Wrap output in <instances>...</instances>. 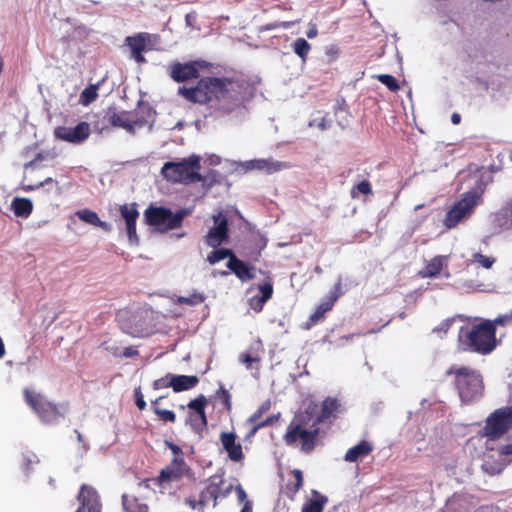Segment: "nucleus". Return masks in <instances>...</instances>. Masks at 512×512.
Returning a JSON list of instances; mask_svg holds the SVG:
<instances>
[{
	"label": "nucleus",
	"instance_id": "f257e3e1",
	"mask_svg": "<svg viewBox=\"0 0 512 512\" xmlns=\"http://www.w3.org/2000/svg\"><path fill=\"white\" fill-rule=\"evenodd\" d=\"M178 95L186 101L205 105L211 115L222 117L241 109L253 95L249 80L241 76H204L195 86H181Z\"/></svg>",
	"mask_w": 512,
	"mask_h": 512
},
{
	"label": "nucleus",
	"instance_id": "f03ea898",
	"mask_svg": "<svg viewBox=\"0 0 512 512\" xmlns=\"http://www.w3.org/2000/svg\"><path fill=\"white\" fill-rule=\"evenodd\" d=\"M314 408L308 406L304 411L296 413L283 435L284 443L297 448L304 454L312 453L320 437V427L313 420Z\"/></svg>",
	"mask_w": 512,
	"mask_h": 512
},
{
	"label": "nucleus",
	"instance_id": "7ed1b4c3",
	"mask_svg": "<svg viewBox=\"0 0 512 512\" xmlns=\"http://www.w3.org/2000/svg\"><path fill=\"white\" fill-rule=\"evenodd\" d=\"M459 342L465 351L480 355L490 354L498 343L494 323L486 319L466 329L461 328Z\"/></svg>",
	"mask_w": 512,
	"mask_h": 512
},
{
	"label": "nucleus",
	"instance_id": "20e7f679",
	"mask_svg": "<svg viewBox=\"0 0 512 512\" xmlns=\"http://www.w3.org/2000/svg\"><path fill=\"white\" fill-rule=\"evenodd\" d=\"M445 374L453 377V384L462 403L470 404L482 397L484 382L478 370L454 364Z\"/></svg>",
	"mask_w": 512,
	"mask_h": 512
},
{
	"label": "nucleus",
	"instance_id": "39448f33",
	"mask_svg": "<svg viewBox=\"0 0 512 512\" xmlns=\"http://www.w3.org/2000/svg\"><path fill=\"white\" fill-rule=\"evenodd\" d=\"M26 404L37 414L45 424H56L64 419L70 410L69 402L56 404L46 399L42 394L35 393L29 388L23 390Z\"/></svg>",
	"mask_w": 512,
	"mask_h": 512
},
{
	"label": "nucleus",
	"instance_id": "423d86ee",
	"mask_svg": "<svg viewBox=\"0 0 512 512\" xmlns=\"http://www.w3.org/2000/svg\"><path fill=\"white\" fill-rule=\"evenodd\" d=\"M200 160L199 156L191 155L178 162H166L161 169V174L171 183L202 182L204 177L198 172L201 168Z\"/></svg>",
	"mask_w": 512,
	"mask_h": 512
},
{
	"label": "nucleus",
	"instance_id": "0eeeda50",
	"mask_svg": "<svg viewBox=\"0 0 512 512\" xmlns=\"http://www.w3.org/2000/svg\"><path fill=\"white\" fill-rule=\"evenodd\" d=\"M188 214L189 211L184 208L172 212L169 208L151 204L144 211V222L160 232H167L180 228Z\"/></svg>",
	"mask_w": 512,
	"mask_h": 512
},
{
	"label": "nucleus",
	"instance_id": "6e6552de",
	"mask_svg": "<svg viewBox=\"0 0 512 512\" xmlns=\"http://www.w3.org/2000/svg\"><path fill=\"white\" fill-rule=\"evenodd\" d=\"M223 475L214 474L210 476L205 483V487L200 491L198 500L189 497L185 503L192 509L199 507L201 510L209 503L213 502V507L217 505L219 498H226L232 491L233 485H225Z\"/></svg>",
	"mask_w": 512,
	"mask_h": 512
},
{
	"label": "nucleus",
	"instance_id": "1a4fd4ad",
	"mask_svg": "<svg viewBox=\"0 0 512 512\" xmlns=\"http://www.w3.org/2000/svg\"><path fill=\"white\" fill-rule=\"evenodd\" d=\"M481 200V193L471 190L463 194L446 213L443 224L447 229L455 228L461 221L469 218Z\"/></svg>",
	"mask_w": 512,
	"mask_h": 512
},
{
	"label": "nucleus",
	"instance_id": "9d476101",
	"mask_svg": "<svg viewBox=\"0 0 512 512\" xmlns=\"http://www.w3.org/2000/svg\"><path fill=\"white\" fill-rule=\"evenodd\" d=\"M512 426V406H505L493 411L486 419L483 435L490 440H497L506 434Z\"/></svg>",
	"mask_w": 512,
	"mask_h": 512
},
{
	"label": "nucleus",
	"instance_id": "9b49d317",
	"mask_svg": "<svg viewBox=\"0 0 512 512\" xmlns=\"http://www.w3.org/2000/svg\"><path fill=\"white\" fill-rule=\"evenodd\" d=\"M183 478L194 479V473L185 462L184 457L177 456L154 478V483L162 486L164 483L177 482Z\"/></svg>",
	"mask_w": 512,
	"mask_h": 512
},
{
	"label": "nucleus",
	"instance_id": "f8f14e48",
	"mask_svg": "<svg viewBox=\"0 0 512 512\" xmlns=\"http://www.w3.org/2000/svg\"><path fill=\"white\" fill-rule=\"evenodd\" d=\"M104 120L112 127L123 128L129 132H133L136 127H141L146 123V120L139 118L137 113L128 111L118 112L114 107L107 109Z\"/></svg>",
	"mask_w": 512,
	"mask_h": 512
},
{
	"label": "nucleus",
	"instance_id": "ddd939ff",
	"mask_svg": "<svg viewBox=\"0 0 512 512\" xmlns=\"http://www.w3.org/2000/svg\"><path fill=\"white\" fill-rule=\"evenodd\" d=\"M213 222L214 226L208 230L204 240L209 247L217 248L229 238L228 220L222 212H219L213 215Z\"/></svg>",
	"mask_w": 512,
	"mask_h": 512
},
{
	"label": "nucleus",
	"instance_id": "4468645a",
	"mask_svg": "<svg viewBox=\"0 0 512 512\" xmlns=\"http://www.w3.org/2000/svg\"><path fill=\"white\" fill-rule=\"evenodd\" d=\"M90 134V125L85 121L79 122L75 127L58 126L54 130L57 139L72 144L83 143Z\"/></svg>",
	"mask_w": 512,
	"mask_h": 512
},
{
	"label": "nucleus",
	"instance_id": "2eb2a0df",
	"mask_svg": "<svg viewBox=\"0 0 512 512\" xmlns=\"http://www.w3.org/2000/svg\"><path fill=\"white\" fill-rule=\"evenodd\" d=\"M79 507L75 512H101L102 504L97 490L87 484H83L77 495Z\"/></svg>",
	"mask_w": 512,
	"mask_h": 512
},
{
	"label": "nucleus",
	"instance_id": "dca6fc26",
	"mask_svg": "<svg viewBox=\"0 0 512 512\" xmlns=\"http://www.w3.org/2000/svg\"><path fill=\"white\" fill-rule=\"evenodd\" d=\"M170 77L177 83L198 79L200 76L199 65L196 61L180 63L175 62L169 67Z\"/></svg>",
	"mask_w": 512,
	"mask_h": 512
},
{
	"label": "nucleus",
	"instance_id": "f3484780",
	"mask_svg": "<svg viewBox=\"0 0 512 512\" xmlns=\"http://www.w3.org/2000/svg\"><path fill=\"white\" fill-rule=\"evenodd\" d=\"M119 212L126 225V232L130 243L138 244L139 237L136 231V222L139 218V211L136 203L123 204L119 207Z\"/></svg>",
	"mask_w": 512,
	"mask_h": 512
},
{
	"label": "nucleus",
	"instance_id": "a211bd4d",
	"mask_svg": "<svg viewBox=\"0 0 512 512\" xmlns=\"http://www.w3.org/2000/svg\"><path fill=\"white\" fill-rule=\"evenodd\" d=\"M340 286V282H338L329 296L316 307L315 311L309 317L308 328L324 319L325 314L333 308L340 296Z\"/></svg>",
	"mask_w": 512,
	"mask_h": 512
},
{
	"label": "nucleus",
	"instance_id": "6ab92c4d",
	"mask_svg": "<svg viewBox=\"0 0 512 512\" xmlns=\"http://www.w3.org/2000/svg\"><path fill=\"white\" fill-rule=\"evenodd\" d=\"M223 449L233 462H240L244 459V453L240 442H237V436L233 432H222L219 436Z\"/></svg>",
	"mask_w": 512,
	"mask_h": 512
},
{
	"label": "nucleus",
	"instance_id": "aec40b11",
	"mask_svg": "<svg viewBox=\"0 0 512 512\" xmlns=\"http://www.w3.org/2000/svg\"><path fill=\"white\" fill-rule=\"evenodd\" d=\"M226 266L242 282L255 278V267L238 259L236 255L231 257V261H228Z\"/></svg>",
	"mask_w": 512,
	"mask_h": 512
},
{
	"label": "nucleus",
	"instance_id": "412c9836",
	"mask_svg": "<svg viewBox=\"0 0 512 512\" xmlns=\"http://www.w3.org/2000/svg\"><path fill=\"white\" fill-rule=\"evenodd\" d=\"M312 408H314L313 413V420L317 422L318 425L320 423L324 422L325 420L329 419L334 415L335 412L338 411L340 404L336 398L333 397H327L323 400L321 405L320 413L315 416L316 411V405H310Z\"/></svg>",
	"mask_w": 512,
	"mask_h": 512
},
{
	"label": "nucleus",
	"instance_id": "4be33fe9",
	"mask_svg": "<svg viewBox=\"0 0 512 512\" xmlns=\"http://www.w3.org/2000/svg\"><path fill=\"white\" fill-rule=\"evenodd\" d=\"M290 475L293 480H288L283 489V493L285 496L294 501L300 489H302L304 484L303 472L300 469H293L290 471Z\"/></svg>",
	"mask_w": 512,
	"mask_h": 512
},
{
	"label": "nucleus",
	"instance_id": "5701e85b",
	"mask_svg": "<svg viewBox=\"0 0 512 512\" xmlns=\"http://www.w3.org/2000/svg\"><path fill=\"white\" fill-rule=\"evenodd\" d=\"M125 512H149V506L134 494L124 493L121 497Z\"/></svg>",
	"mask_w": 512,
	"mask_h": 512
},
{
	"label": "nucleus",
	"instance_id": "b1692460",
	"mask_svg": "<svg viewBox=\"0 0 512 512\" xmlns=\"http://www.w3.org/2000/svg\"><path fill=\"white\" fill-rule=\"evenodd\" d=\"M372 450V445L368 441L362 440L347 450L344 459L347 462H356L359 458L368 456Z\"/></svg>",
	"mask_w": 512,
	"mask_h": 512
},
{
	"label": "nucleus",
	"instance_id": "393cba45",
	"mask_svg": "<svg viewBox=\"0 0 512 512\" xmlns=\"http://www.w3.org/2000/svg\"><path fill=\"white\" fill-rule=\"evenodd\" d=\"M311 493L313 497L303 504L301 512H323L328 498L317 490H312Z\"/></svg>",
	"mask_w": 512,
	"mask_h": 512
},
{
	"label": "nucleus",
	"instance_id": "a878e982",
	"mask_svg": "<svg viewBox=\"0 0 512 512\" xmlns=\"http://www.w3.org/2000/svg\"><path fill=\"white\" fill-rule=\"evenodd\" d=\"M78 218L88 224L99 227L104 231H110L111 226L107 222L102 221L96 212L89 209H82L76 212Z\"/></svg>",
	"mask_w": 512,
	"mask_h": 512
},
{
	"label": "nucleus",
	"instance_id": "bb28decb",
	"mask_svg": "<svg viewBox=\"0 0 512 512\" xmlns=\"http://www.w3.org/2000/svg\"><path fill=\"white\" fill-rule=\"evenodd\" d=\"M283 164L280 162H275L267 159H256L247 162L248 169H256L259 171H265L268 174L277 172L281 170Z\"/></svg>",
	"mask_w": 512,
	"mask_h": 512
},
{
	"label": "nucleus",
	"instance_id": "cd10ccee",
	"mask_svg": "<svg viewBox=\"0 0 512 512\" xmlns=\"http://www.w3.org/2000/svg\"><path fill=\"white\" fill-rule=\"evenodd\" d=\"M199 383V379L195 375H174L173 391L182 392L194 388Z\"/></svg>",
	"mask_w": 512,
	"mask_h": 512
},
{
	"label": "nucleus",
	"instance_id": "c85d7f7f",
	"mask_svg": "<svg viewBox=\"0 0 512 512\" xmlns=\"http://www.w3.org/2000/svg\"><path fill=\"white\" fill-rule=\"evenodd\" d=\"M12 210L17 217L27 218L33 211V203L28 198L15 197L11 203Z\"/></svg>",
	"mask_w": 512,
	"mask_h": 512
},
{
	"label": "nucleus",
	"instance_id": "c756f323",
	"mask_svg": "<svg viewBox=\"0 0 512 512\" xmlns=\"http://www.w3.org/2000/svg\"><path fill=\"white\" fill-rule=\"evenodd\" d=\"M443 260L444 258L442 256H435L433 257L426 265L425 267L419 272V275L422 278H432L436 277L440 274L442 268H443Z\"/></svg>",
	"mask_w": 512,
	"mask_h": 512
},
{
	"label": "nucleus",
	"instance_id": "7c9ffc66",
	"mask_svg": "<svg viewBox=\"0 0 512 512\" xmlns=\"http://www.w3.org/2000/svg\"><path fill=\"white\" fill-rule=\"evenodd\" d=\"M164 398V396H160L155 400L151 401V409L157 415L158 419L164 423H175L176 422V414L167 409H162L160 407V401Z\"/></svg>",
	"mask_w": 512,
	"mask_h": 512
},
{
	"label": "nucleus",
	"instance_id": "2f4dec72",
	"mask_svg": "<svg viewBox=\"0 0 512 512\" xmlns=\"http://www.w3.org/2000/svg\"><path fill=\"white\" fill-rule=\"evenodd\" d=\"M148 34L139 33L135 36H128L125 40L127 46L130 48L131 53L144 52L146 50V43Z\"/></svg>",
	"mask_w": 512,
	"mask_h": 512
},
{
	"label": "nucleus",
	"instance_id": "473e14b6",
	"mask_svg": "<svg viewBox=\"0 0 512 512\" xmlns=\"http://www.w3.org/2000/svg\"><path fill=\"white\" fill-rule=\"evenodd\" d=\"M207 403V398L204 395H199L187 404V408L190 410L189 412L198 414V417L202 418L203 422H206L205 408Z\"/></svg>",
	"mask_w": 512,
	"mask_h": 512
},
{
	"label": "nucleus",
	"instance_id": "72a5a7b5",
	"mask_svg": "<svg viewBox=\"0 0 512 512\" xmlns=\"http://www.w3.org/2000/svg\"><path fill=\"white\" fill-rule=\"evenodd\" d=\"M233 256H235V253L231 249L217 247L207 255L206 260L209 264L214 265L226 258L231 261Z\"/></svg>",
	"mask_w": 512,
	"mask_h": 512
},
{
	"label": "nucleus",
	"instance_id": "f704fd0d",
	"mask_svg": "<svg viewBox=\"0 0 512 512\" xmlns=\"http://www.w3.org/2000/svg\"><path fill=\"white\" fill-rule=\"evenodd\" d=\"M292 48L294 53L300 57L303 62H306L308 54L311 51V45L304 38H297L293 44Z\"/></svg>",
	"mask_w": 512,
	"mask_h": 512
},
{
	"label": "nucleus",
	"instance_id": "c9c22d12",
	"mask_svg": "<svg viewBox=\"0 0 512 512\" xmlns=\"http://www.w3.org/2000/svg\"><path fill=\"white\" fill-rule=\"evenodd\" d=\"M99 84H90L80 94L79 102L87 106L94 102L98 97Z\"/></svg>",
	"mask_w": 512,
	"mask_h": 512
},
{
	"label": "nucleus",
	"instance_id": "e433bc0d",
	"mask_svg": "<svg viewBox=\"0 0 512 512\" xmlns=\"http://www.w3.org/2000/svg\"><path fill=\"white\" fill-rule=\"evenodd\" d=\"M372 193V185L368 180H362L358 184L353 185L350 190V196L352 199H357L360 194L368 196Z\"/></svg>",
	"mask_w": 512,
	"mask_h": 512
},
{
	"label": "nucleus",
	"instance_id": "4c0bfd02",
	"mask_svg": "<svg viewBox=\"0 0 512 512\" xmlns=\"http://www.w3.org/2000/svg\"><path fill=\"white\" fill-rule=\"evenodd\" d=\"M205 296L202 293L194 292L188 297L179 296L177 297L176 303L179 305L196 306L203 303Z\"/></svg>",
	"mask_w": 512,
	"mask_h": 512
},
{
	"label": "nucleus",
	"instance_id": "58836bf2",
	"mask_svg": "<svg viewBox=\"0 0 512 512\" xmlns=\"http://www.w3.org/2000/svg\"><path fill=\"white\" fill-rule=\"evenodd\" d=\"M280 417V414H273V415H270L269 417H267L265 420L263 421H257L256 423H252V428L250 429L249 433H248V437H252L254 436L258 430H260L261 428H264V427H267V426H271L273 425L275 422L278 421Z\"/></svg>",
	"mask_w": 512,
	"mask_h": 512
},
{
	"label": "nucleus",
	"instance_id": "ea45409f",
	"mask_svg": "<svg viewBox=\"0 0 512 512\" xmlns=\"http://www.w3.org/2000/svg\"><path fill=\"white\" fill-rule=\"evenodd\" d=\"M376 79L392 92H397L400 89L397 79L390 74H379Z\"/></svg>",
	"mask_w": 512,
	"mask_h": 512
},
{
	"label": "nucleus",
	"instance_id": "a19ab883",
	"mask_svg": "<svg viewBox=\"0 0 512 512\" xmlns=\"http://www.w3.org/2000/svg\"><path fill=\"white\" fill-rule=\"evenodd\" d=\"M187 423L197 432L202 431L207 426V421L203 422V419L199 418L198 414L192 412L188 413Z\"/></svg>",
	"mask_w": 512,
	"mask_h": 512
},
{
	"label": "nucleus",
	"instance_id": "79ce46f5",
	"mask_svg": "<svg viewBox=\"0 0 512 512\" xmlns=\"http://www.w3.org/2000/svg\"><path fill=\"white\" fill-rule=\"evenodd\" d=\"M173 377L174 374L168 373L164 377L156 379L152 384L153 389L160 390L168 387L173 389Z\"/></svg>",
	"mask_w": 512,
	"mask_h": 512
},
{
	"label": "nucleus",
	"instance_id": "37998d69",
	"mask_svg": "<svg viewBox=\"0 0 512 512\" xmlns=\"http://www.w3.org/2000/svg\"><path fill=\"white\" fill-rule=\"evenodd\" d=\"M258 289L261 293V296H259L260 302H267L273 295V285L271 282L260 284Z\"/></svg>",
	"mask_w": 512,
	"mask_h": 512
},
{
	"label": "nucleus",
	"instance_id": "c03bdc74",
	"mask_svg": "<svg viewBox=\"0 0 512 512\" xmlns=\"http://www.w3.org/2000/svg\"><path fill=\"white\" fill-rule=\"evenodd\" d=\"M271 408V402L269 400L263 402L258 409L248 418L249 423H256L264 413Z\"/></svg>",
	"mask_w": 512,
	"mask_h": 512
},
{
	"label": "nucleus",
	"instance_id": "a18cd8bd",
	"mask_svg": "<svg viewBox=\"0 0 512 512\" xmlns=\"http://www.w3.org/2000/svg\"><path fill=\"white\" fill-rule=\"evenodd\" d=\"M473 259L475 262L479 263L485 269H490L496 261L494 257L485 256L481 253H475L473 255Z\"/></svg>",
	"mask_w": 512,
	"mask_h": 512
},
{
	"label": "nucleus",
	"instance_id": "49530a36",
	"mask_svg": "<svg viewBox=\"0 0 512 512\" xmlns=\"http://www.w3.org/2000/svg\"><path fill=\"white\" fill-rule=\"evenodd\" d=\"M49 157V153L48 152H40L38 153L34 159H32L31 161L25 163L24 165V168L27 170L29 168L31 169H38V168H41L42 166L40 165V162L46 160L47 158Z\"/></svg>",
	"mask_w": 512,
	"mask_h": 512
},
{
	"label": "nucleus",
	"instance_id": "de8ad7c7",
	"mask_svg": "<svg viewBox=\"0 0 512 512\" xmlns=\"http://www.w3.org/2000/svg\"><path fill=\"white\" fill-rule=\"evenodd\" d=\"M219 399L221 400L225 410L227 412H230L232 410V401H231V395L228 390L221 387L219 391L217 392Z\"/></svg>",
	"mask_w": 512,
	"mask_h": 512
},
{
	"label": "nucleus",
	"instance_id": "09e8293b",
	"mask_svg": "<svg viewBox=\"0 0 512 512\" xmlns=\"http://www.w3.org/2000/svg\"><path fill=\"white\" fill-rule=\"evenodd\" d=\"M510 216H512V209L505 208L501 213L497 214L496 221L498 222L499 226L505 225V228L509 229L512 227V219L510 223H508L506 219Z\"/></svg>",
	"mask_w": 512,
	"mask_h": 512
},
{
	"label": "nucleus",
	"instance_id": "8fccbe9b",
	"mask_svg": "<svg viewBox=\"0 0 512 512\" xmlns=\"http://www.w3.org/2000/svg\"><path fill=\"white\" fill-rule=\"evenodd\" d=\"M494 323L495 329L497 330V326H506L512 324V310L509 313L499 315L494 320H491Z\"/></svg>",
	"mask_w": 512,
	"mask_h": 512
},
{
	"label": "nucleus",
	"instance_id": "3c124183",
	"mask_svg": "<svg viewBox=\"0 0 512 512\" xmlns=\"http://www.w3.org/2000/svg\"><path fill=\"white\" fill-rule=\"evenodd\" d=\"M240 361L245 364L247 368H251L253 363H258L261 360V355H253L251 357L250 355L241 354L239 357Z\"/></svg>",
	"mask_w": 512,
	"mask_h": 512
},
{
	"label": "nucleus",
	"instance_id": "603ef678",
	"mask_svg": "<svg viewBox=\"0 0 512 512\" xmlns=\"http://www.w3.org/2000/svg\"><path fill=\"white\" fill-rule=\"evenodd\" d=\"M261 352H263V346H262V343L260 340L258 341H255L254 343H252L246 352H244L243 354H246V355H250L251 357H253V355H260Z\"/></svg>",
	"mask_w": 512,
	"mask_h": 512
},
{
	"label": "nucleus",
	"instance_id": "864d4df0",
	"mask_svg": "<svg viewBox=\"0 0 512 512\" xmlns=\"http://www.w3.org/2000/svg\"><path fill=\"white\" fill-rule=\"evenodd\" d=\"M135 394V403L139 410H144L146 408V402L144 400L143 394L141 392V388L138 387L134 390Z\"/></svg>",
	"mask_w": 512,
	"mask_h": 512
},
{
	"label": "nucleus",
	"instance_id": "5fc2aeb1",
	"mask_svg": "<svg viewBox=\"0 0 512 512\" xmlns=\"http://www.w3.org/2000/svg\"><path fill=\"white\" fill-rule=\"evenodd\" d=\"M53 182H54V180L51 177H48L44 181L39 182L37 184L25 186V190L33 191V190L39 189L40 187H43L44 185L51 184Z\"/></svg>",
	"mask_w": 512,
	"mask_h": 512
},
{
	"label": "nucleus",
	"instance_id": "6e6d98bb",
	"mask_svg": "<svg viewBox=\"0 0 512 512\" xmlns=\"http://www.w3.org/2000/svg\"><path fill=\"white\" fill-rule=\"evenodd\" d=\"M291 22H274L269 23L265 26V30H273L278 28H289L291 26Z\"/></svg>",
	"mask_w": 512,
	"mask_h": 512
},
{
	"label": "nucleus",
	"instance_id": "4d7b16f0",
	"mask_svg": "<svg viewBox=\"0 0 512 512\" xmlns=\"http://www.w3.org/2000/svg\"><path fill=\"white\" fill-rule=\"evenodd\" d=\"M266 302H260L259 297H253L250 301L251 307L254 311L260 312Z\"/></svg>",
	"mask_w": 512,
	"mask_h": 512
},
{
	"label": "nucleus",
	"instance_id": "13d9d810",
	"mask_svg": "<svg viewBox=\"0 0 512 512\" xmlns=\"http://www.w3.org/2000/svg\"><path fill=\"white\" fill-rule=\"evenodd\" d=\"M236 494L239 502L245 503L246 501H248L247 494L240 484L236 486Z\"/></svg>",
	"mask_w": 512,
	"mask_h": 512
},
{
	"label": "nucleus",
	"instance_id": "bf43d9fd",
	"mask_svg": "<svg viewBox=\"0 0 512 512\" xmlns=\"http://www.w3.org/2000/svg\"><path fill=\"white\" fill-rule=\"evenodd\" d=\"M138 355V351L134 348V347H126L123 352H122V356L124 357H134V356H137Z\"/></svg>",
	"mask_w": 512,
	"mask_h": 512
},
{
	"label": "nucleus",
	"instance_id": "052dcab7",
	"mask_svg": "<svg viewBox=\"0 0 512 512\" xmlns=\"http://www.w3.org/2000/svg\"><path fill=\"white\" fill-rule=\"evenodd\" d=\"M318 35V29H317V26L316 24H312L309 28V30L306 32V36L309 38V39H313L315 37H317Z\"/></svg>",
	"mask_w": 512,
	"mask_h": 512
},
{
	"label": "nucleus",
	"instance_id": "680f3d73",
	"mask_svg": "<svg viewBox=\"0 0 512 512\" xmlns=\"http://www.w3.org/2000/svg\"><path fill=\"white\" fill-rule=\"evenodd\" d=\"M169 448L171 449V451L173 452L175 457L183 456V452H182L181 448L178 445H176L174 443H169Z\"/></svg>",
	"mask_w": 512,
	"mask_h": 512
},
{
	"label": "nucleus",
	"instance_id": "e2e57ef3",
	"mask_svg": "<svg viewBox=\"0 0 512 512\" xmlns=\"http://www.w3.org/2000/svg\"><path fill=\"white\" fill-rule=\"evenodd\" d=\"M151 482H154V478H146V479L138 482L137 486H138V488L144 487L146 489H150L151 488V486H150Z\"/></svg>",
	"mask_w": 512,
	"mask_h": 512
},
{
	"label": "nucleus",
	"instance_id": "0e129e2a",
	"mask_svg": "<svg viewBox=\"0 0 512 512\" xmlns=\"http://www.w3.org/2000/svg\"><path fill=\"white\" fill-rule=\"evenodd\" d=\"M501 455H512V444L503 445L500 448Z\"/></svg>",
	"mask_w": 512,
	"mask_h": 512
},
{
	"label": "nucleus",
	"instance_id": "69168bd1",
	"mask_svg": "<svg viewBox=\"0 0 512 512\" xmlns=\"http://www.w3.org/2000/svg\"><path fill=\"white\" fill-rule=\"evenodd\" d=\"M131 54H132V57L135 59L136 62H138V63L145 62V58L143 56V52L131 53Z\"/></svg>",
	"mask_w": 512,
	"mask_h": 512
},
{
	"label": "nucleus",
	"instance_id": "338daca9",
	"mask_svg": "<svg viewBox=\"0 0 512 512\" xmlns=\"http://www.w3.org/2000/svg\"><path fill=\"white\" fill-rule=\"evenodd\" d=\"M240 512H252V502L246 501Z\"/></svg>",
	"mask_w": 512,
	"mask_h": 512
},
{
	"label": "nucleus",
	"instance_id": "774afa93",
	"mask_svg": "<svg viewBox=\"0 0 512 512\" xmlns=\"http://www.w3.org/2000/svg\"><path fill=\"white\" fill-rule=\"evenodd\" d=\"M451 122L454 124V125H458L460 124L461 122V116L460 114L458 113H453L452 116H451Z\"/></svg>",
	"mask_w": 512,
	"mask_h": 512
}]
</instances>
